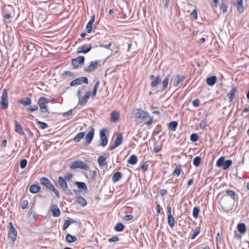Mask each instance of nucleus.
<instances>
[{
    "label": "nucleus",
    "instance_id": "obj_22",
    "mask_svg": "<svg viewBox=\"0 0 249 249\" xmlns=\"http://www.w3.org/2000/svg\"><path fill=\"white\" fill-rule=\"evenodd\" d=\"M108 154H105L104 155L100 156L98 158V162L100 166H105L107 165L106 160L108 157Z\"/></svg>",
    "mask_w": 249,
    "mask_h": 249
},
{
    "label": "nucleus",
    "instance_id": "obj_9",
    "mask_svg": "<svg viewBox=\"0 0 249 249\" xmlns=\"http://www.w3.org/2000/svg\"><path fill=\"white\" fill-rule=\"evenodd\" d=\"M0 106L1 109H6L8 107V93L7 89H5L2 90Z\"/></svg>",
    "mask_w": 249,
    "mask_h": 249
},
{
    "label": "nucleus",
    "instance_id": "obj_40",
    "mask_svg": "<svg viewBox=\"0 0 249 249\" xmlns=\"http://www.w3.org/2000/svg\"><path fill=\"white\" fill-rule=\"evenodd\" d=\"M124 227V225L122 223L119 222L114 227V230L116 231L120 232L123 231Z\"/></svg>",
    "mask_w": 249,
    "mask_h": 249
},
{
    "label": "nucleus",
    "instance_id": "obj_55",
    "mask_svg": "<svg viewBox=\"0 0 249 249\" xmlns=\"http://www.w3.org/2000/svg\"><path fill=\"white\" fill-rule=\"evenodd\" d=\"M148 167V165L146 162H143L141 165V168L143 172H145L147 171Z\"/></svg>",
    "mask_w": 249,
    "mask_h": 249
},
{
    "label": "nucleus",
    "instance_id": "obj_39",
    "mask_svg": "<svg viewBox=\"0 0 249 249\" xmlns=\"http://www.w3.org/2000/svg\"><path fill=\"white\" fill-rule=\"evenodd\" d=\"M137 160L138 159L137 156L133 154L130 156L127 160V162L130 164L134 165L137 163Z\"/></svg>",
    "mask_w": 249,
    "mask_h": 249
},
{
    "label": "nucleus",
    "instance_id": "obj_52",
    "mask_svg": "<svg viewBox=\"0 0 249 249\" xmlns=\"http://www.w3.org/2000/svg\"><path fill=\"white\" fill-rule=\"evenodd\" d=\"M28 205V201L27 200H24L21 202V208L22 209H25L27 208Z\"/></svg>",
    "mask_w": 249,
    "mask_h": 249
},
{
    "label": "nucleus",
    "instance_id": "obj_33",
    "mask_svg": "<svg viewBox=\"0 0 249 249\" xmlns=\"http://www.w3.org/2000/svg\"><path fill=\"white\" fill-rule=\"evenodd\" d=\"M122 173L120 172H115L112 176V181L114 182L118 181L122 178Z\"/></svg>",
    "mask_w": 249,
    "mask_h": 249
},
{
    "label": "nucleus",
    "instance_id": "obj_11",
    "mask_svg": "<svg viewBox=\"0 0 249 249\" xmlns=\"http://www.w3.org/2000/svg\"><path fill=\"white\" fill-rule=\"evenodd\" d=\"M108 132L107 128H103L100 131V139L101 142L100 146L104 147L106 146L108 142L107 138L106 133Z\"/></svg>",
    "mask_w": 249,
    "mask_h": 249
},
{
    "label": "nucleus",
    "instance_id": "obj_51",
    "mask_svg": "<svg viewBox=\"0 0 249 249\" xmlns=\"http://www.w3.org/2000/svg\"><path fill=\"white\" fill-rule=\"evenodd\" d=\"M38 124L39 125L40 128L42 129H44L48 127V125L46 123L39 121L38 122Z\"/></svg>",
    "mask_w": 249,
    "mask_h": 249
},
{
    "label": "nucleus",
    "instance_id": "obj_53",
    "mask_svg": "<svg viewBox=\"0 0 249 249\" xmlns=\"http://www.w3.org/2000/svg\"><path fill=\"white\" fill-rule=\"evenodd\" d=\"M64 117H67L72 114V110H69L68 111L61 113Z\"/></svg>",
    "mask_w": 249,
    "mask_h": 249
},
{
    "label": "nucleus",
    "instance_id": "obj_19",
    "mask_svg": "<svg viewBox=\"0 0 249 249\" xmlns=\"http://www.w3.org/2000/svg\"><path fill=\"white\" fill-rule=\"evenodd\" d=\"M91 94H93V91L92 93L91 91H88L82 98L79 99V104L81 105H85Z\"/></svg>",
    "mask_w": 249,
    "mask_h": 249
},
{
    "label": "nucleus",
    "instance_id": "obj_23",
    "mask_svg": "<svg viewBox=\"0 0 249 249\" xmlns=\"http://www.w3.org/2000/svg\"><path fill=\"white\" fill-rule=\"evenodd\" d=\"M161 82V79L160 75H157L154 79H153L150 83V87L152 89L156 88L158 85Z\"/></svg>",
    "mask_w": 249,
    "mask_h": 249
},
{
    "label": "nucleus",
    "instance_id": "obj_59",
    "mask_svg": "<svg viewBox=\"0 0 249 249\" xmlns=\"http://www.w3.org/2000/svg\"><path fill=\"white\" fill-rule=\"evenodd\" d=\"M73 177V174L71 173H69L67 175L63 177L64 178H66V180L68 181H70Z\"/></svg>",
    "mask_w": 249,
    "mask_h": 249
},
{
    "label": "nucleus",
    "instance_id": "obj_3",
    "mask_svg": "<svg viewBox=\"0 0 249 249\" xmlns=\"http://www.w3.org/2000/svg\"><path fill=\"white\" fill-rule=\"evenodd\" d=\"M30 112H33L35 110H28ZM37 114L41 118H46L48 120H53L56 118L57 114L53 112H49V110H36Z\"/></svg>",
    "mask_w": 249,
    "mask_h": 249
},
{
    "label": "nucleus",
    "instance_id": "obj_13",
    "mask_svg": "<svg viewBox=\"0 0 249 249\" xmlns=\"http://www.w3.org/2000/svg\"><path fill=\"white\" fill-rule=\"evenodd\" d=\"M83 83L85 84L88 83V79L87 77H81L73 80L70 83V86L71 87L77 86Z\"/></svg>",
    "mask_w": 249,
    "mask_h": 249
},
{
    "label": "nucleus",
    "instance_id": "obj_6",
    "mask_svg": "<svg viewBox=\"0 0 249 249\" xmlns=\"http://www.w3.org/2000/svg\"><path fill=\"white\" fill-rule=\"evenodd\" d=\"M8 227L9 228L8 238L11 240L10 244L13 245L17 239V231L14 227L11 222L9 223Z\"/></svg>",
    "mask_w": 249,
    "mask_h": 249
},
{
    "label": "nucleus",
    "instance_id": "obj_12",
    "mask_svg": "<svg viewBox=\"0 0 249 249\" xmlns=\"http://www.w3.org/2000/svg\"><path fill=\"white\" fill-rule=\"evenodd\" d=\"M85 57L83 56H79L76 58L72 59L71 63L74 69H77L79 67H81L84 64Z\"/></svg>",
    "mask_w": 249,
    "mask_h": 249
},
{
    "label": "nucleus",
    "instance_id": "obj_32",
    "mask_svg": "<svg viewBox=\"0 0 249 249\" xmlns=\"http://www.w3.org/2000/svg\"><path fill=\"white\" fill-rule=\"evenodd\" d=\"M237 91V88L233 87L228 94L230 101H232L235 97V92Z\"/></svg>",
    "mask_w": 249,
    "mask_h": 249
},
{
    "label": "nucleus",
    "instance_id": "obj_30",
    "mask_svg": "<svg viewBox=\"0 0 249 249\" xmlns=\"http://www.w3.org/2000/svg\"><path fill=\"white\" fill-rule=\"evenodd\" d=\"M178 123L176 121H172L168 124V129L171 131H176Z\"/></svg>",
    "mask_w": 249,
    "mask_h": 249
},
{
    "label": "nucleus",
    "instance_id": "obj_10",
    "mask_svg": "<svg viewBox=\"0 0 249 249\" xmlns=\"http://www.w3.org/2000/svg\"><path fill=\"white\" fill-rule=\"evenodd\" d=\"M53 99L48 98L45 97H41L38 101V104L40 109H46L49 107L48 104L53 101Z\"/></svg>",
    "mask_w": 249,
    "mask_h": 249
},
{
    "label": "nucleus",
    "instance_id": "obj_48",
    "mask_svg": "<svg viewBox=\"0 0 249 249\" xmlns=\"http://www.w3.org/2000/svg\"><path fill=\"white\" fill-rule=\"evenodd\" d=\"M49 190L53 191L55 194L56 197L58 198H59L60 197V194L58 190L53 186Z\"/></svg>",
    "mask_w": 249,
    "mask_h": 249
},
{
    "label": "nucleus",
    "instance_id": "obj_15",
    "mask_svg": "<svg viewBox=\"0 0 249 249\" xmlns=\"http://www.w3.org/2000/svg\"><path fill=\"white\" fill-rule=\"evenodd\" d=\"M40 183L49 190L53 186L51 181L46 177L41 178Z\"/></svg>",
    "mask_w": 249,
    "mask_h": 249
},
{
    "label": "nucleus",
    "instance_id": "obj_25",
    "mask_svg": "<svg viewBox=\"0 0 249 249\" xmlns=\"http://www.w3.org/2000/svg\"><path fill=\"white\" fill-rule=\"evenodd\" d=\"M120 116V114L119 112L116 111H113L111 113L110 121L112 122H116L118 120Z\"/></svg>",
    "mask_w": 249,
    "mask_h": 249
},
{
    "label": "nucleus",
    "instance_id": "obj_37",
    "mask_svg": "<svg viewBox=\"0 0 249 249\" xmlns=\"http://www.w3.org/2000/svg\"><path fill=\"white\" fill-rule=\"evenodd\" d=\"M167 222L171 228H173L175 225V219L172 215H167Z\"/></svg>",
    "mask_w": 249,
    "mask_h": 249
},
{
    "label": "nucleus",
    "instance_id": "obj_18",
    "mask_svg": "<svg viewBox=\"0 0 249 249\" xmlns=\"http://www.w3.org/2000/svg\"><path fill=\"white\" fill-rule=\"evenodd\" d=\"M15 125V131L16 132L18 133L20 135H23L25 134L24 131L22 129V125L17 120L14 121Z\"/></svg>",
    "mask_w": 249,
    "mask_h": 249
},
{
    "label": "nucleus",
    "instance_id": "obj_64",
    "mask_svg": "<svg viewBox=\"0 0 249 249\" xmlns=\"http://www.w3.org/2000/svg\"><path fill=\"white\" fill-rule=\"evenodd\" d=\"M167 193H168L167 191L165 189H161L160 190V195L162 196H165L167 194Z\"/></svg>",
    "mask_w": 249,
    "mask_h": 249
},
{
    "label": "nucleus",
    "instance_id": "obj_49",
    "mask_svg": "<svg viewBox=\"0 0 249 249\" xmlns=\"http://www.w3.org/2000/svg\"><path fill=\"white\" fill-rule=\"evenodd\" d=\"M27 164V160L26 159H22L20 161V167L21 169L25 168Z\"/></svg>",
    "mask_w": 249,
    "mask_h": 249
},
{
    "label": "nucleus",
    "instance_id": "obj_36",
    "mask_svg": "<svg viewBox=\"0 0 249 249\" xmlns=\"http://www.w3.org/2000/svg\"><path fill=\"white\" fill-rule=\"evenodd\" d=\"M76 202L80 204L82 206H85L87 205V201L86 199L81 196H77L76 197Z\"/></svg>",
    "mask_w": 249,
    "mask_h": 249
},
{
    "label": "nucleus",
    "instance_id": "obj_26",
    "mask_svg": "<svg viewBox=\"0 0 249 249\" xmlns=\"http://www.w3.org/2000/svg\"><path fill=\"white\" fill-rule=\"evenodd\" d=\"M185 79L184 76L178 75L174 79L173 85L174 87H177L180 83Z\"/></svg>",
    "mask_w": 249,
    "mask_h": 249
},
{
    "label": "nucleus",
    "instance_id": "obj_57",
    "mask_svg": "<svg viewBox=\"0 0 249 249\" xmlns=\"http://www.w3.org/2000/svg\"><path fill=\"white\" fill-rule=\"evenodd\" d=\"M70 225V223L68 220H65L64 222V224L63 226V230H65Z\"/></svg>",
    "mask_w": 249,
    "mask_h": 249
},
{
    "label": "nucleus",
    "instance_id": "obj_21",
    "mask_svg": "<svg viewBox=\"0 0 249 249\" xmlns=\"http://www.w3.org/2000/svg\"><path fill=\"white\" fill-rule=\"evenodd\" d=\"M170 77V74H167L164 78V79L163 80V81L161 82V85L162 87L160 89V90L161 91H163L166 89L168 87L169 79Z\"/></svg>",
    "mask_w": 249,
    "mask_h": 249
},
{
    "label": "nucleus",
    "instance_id": "obj_29",
    "mask_svg": "<svg viewBox=\"0 0 249 249\" xmlns=\"http://www.w3.org/2000/svg\"><path fill=\"white\" fill-rule=\"evenodd\" d=\"M40 190V187L38 184H32L30 187L29 191L32 194H36Z\"/></svg>",
    "mask_w": 249,
    "mask_h": 249
},
{
    "label": "nucleus",
    "instance_id": "obj_28",
    "mask_svg": "<svg viewBox=\"0 0 249 249\" xmlns=\"http://www.w3.org/2000/svg\"><path fill=\"white\" fill-rule=\"evenodd\" d=\"M31 99L29 97L22 98L18 101V103L23 105L24 106L30 105L31 104Z\"/></svg>",
    "mask_w": 249,
    "mask_h": 249
},
{
    "label": "nucleus",
    "instance_id": "obj_17",
    "mask_svg": "<svg viewBox=\"0 0 249 249\" xmlns=\"http://www.w3.org/2000/svg\"><path fill=\"white\" fill-rule=\"evenodd\" d=\"M50 210L53 217H58L60 214V210L56 205H52L50 206Z\"/></svg>",
    "mask_w": 249,
    "mask_h": 249
},
{
    "label": "nucleus",
    "instance_id": "obj_14",
    "mask_svg": "<svg viewBox=\"0 0 249 249\" xmlns=\"http://www.w3.org/2000/svg\"><path fill=\"white\" fill-rule=\"evenodd\" d=\"M92 49V45L91 44L84 45L78 47L77 50V53H86L90 51Z\"/></svg>",
    "mask_w": 249,
    "mask_h": 249
},
{
    "label": "nucleus",
    "instance_id": "obj_20",
    "mask_svg": "<svg viewBox=\"0 0 249 249\" xmlns=\"http://www.w3.org/2000/svg\"><path fill=\"white\" fill-rule=\"evenodd\" d=\"M93 137V128L91 126V129L88 134L86 136L85 140L86 145L89 144Z\"/></svg>",
    "mask_w": 249,
    "mask_h": 249
},
{
    "label": "nucleus",
    "instance_id": "obj_46",
    "mask_svg": "<svg viewBox=\"0 0 249 249\" xmlns=\"http://www.w3.org/2000/svg\"><path fill=\"white\" fill-rule=\"evenodd\" d=\"M93 68V61L90 62L89 66L84 68V71L86 72H90Z\"/></svg>",
    "mask_w": 249,
    "mask_h": 249
},
{
    "label": "nucleus",
    "instance_id": "obj_54",
    "mask_svg": "<svg viewBox=\"0 0 249 249\" xmlns=\"http://www.w3.org/2000/svg\"><path fill=\"white\" fill-rule=\"evenodd\" d=\"M206 125H207V124H206V119H204L200 123L199 127L202 129H204L206 126Z\"/></svg>",
    "mask_w": 249,
    "mask_h": 249
},
{
    "label": "nucleus",
    "instance_id": "obj_16",
    "mask_svg": "<svg viewBox=\"0 0 249 249\" xmlns=\"http://www.w3.org/2000/svg\"><path fill=\"white\" fill-rule=\"evenodd\" d=\"M224 195L229 198V197H231V199H232L233 201H237L238 200V196L237 194L231 190H226V194Z\"/></svg>",
    "mask_w": 249,
    "mask_h": 249
},
{
    "label": "nucleus",
    "instance_id": "obj_2",
    "mask_svg": "<svg viewBox=\"0 0 249 249\" xmlns=\"http://www.w3.org/2000/svg\"><path fill=\"white\" fill-rule=\"evenodd\" d=\"M105 38L104 34L96 33L94 35V40H96V42H94V47L99 46L106 49L109 48L111 45V42L107 43V41H105Z\"/></svg>",
    "mask_w": 249,
    "mask_h": 249
},
{
    "label": "nucleus",
    "instance_id": "obj_31",
    "mask_svg": "<svg viewBox=\"0 0 249 249\" xmlns=\"http://www.w3.org/2000/svg\"><path fill=\"white\" fill-rule=\"evenodd\" d=\"M237 3L236 5V9L239 13H242L244 12L243 0H237Z\"/></svg>",
    "mask_w": 249,
    "mask_h": 249
},
{
    "label": "nucleus",
    "instance_id": "obj_50",
    "mask_svg": "<svg viewBox=\"0 0 249 249\" xmlns=\"http://www.w3.org/2000/svg\"><path fill=\"white\" fill-rule=\"evenodd\" d=\"M181 169L178 167H176L173 172V175L178 176L181 173Z\"/></svg>",
    "mask_w": 249,
    "mask_h": 249
},
{
    "label": "nucleus",
    "instance_id": "obj_56",
    "mask_svg": "<svg viewBox=\"0 0 249 249\" xmlns=\"http://www.w3.org/2000/svg\"><path fill=\"white\" fill-rule=\"evenodd\" d=\"M191 16L192 18H194L195 19L197 18V11L196 9H194L192 13H191Z\"/></svg>",
    "mask_w": 249,
    "mask_h": 249
},
{
    "label": "nucleus",
    "instance_id": "obj_27",
    "mask_svg": "<svg viewBox=\"0 0 249 249\" xmlns=\"http://www.w3.org/2000/svg\"><path fill=\"white\" fill-rule=\"evenodd\" d=\"M217 80V77L215 75L208 77L206 79V83L210 86H213Z\"/></svg>",
    "mask_w": 249,
    "mask_h": 249
},
{
    "label": "nucleus",
    "instance_id": "obj_1",
    "mask_svg": "<svg viewBox=\"0 0 249 249\" xmlns=\"http://www.w3.org/2000/svg\"><path fill=\"white\" fill-rule=\"evenodd\" d=\"M137 111L134 113L135 121L138 124H141L143 121H145L147 118H149L148 121L146 122L147 126L150 125L153 122L154 117L153 116H151L148 112L145 110H137Z\"/></svg>",
    "mask_w": 249,
    "mask_h": 249
},
{
    "label": "nucleus",
    "instance_id": "obj_47",
    "mask_svg": "<svg viewBox=\"0 0 249 249\" xmlns=\"http://www.w3.org/2000/svg\"><path fill=\"white\" fill-rule=\"evenodd\" d=\"M198 135L196 133H193L190 136V140L192 142H196L198 140Z\"/></svg>",
    "mask_w": 249,
    "mask_h": 249
},
{
    "label": "nucleus",
    "instance_id": "obj_35",
    "mask_svg": "<svg viewBox=\"0 0 249 249\" xmlns=\"http://www.w3.org/2000/svg\"><path fill=\"white\" fill-rule=\"evenodd\" d=\"M66 240L68 243H73L77 240V238L75 236L68 233L66 236Z\"/></svg>",
    "mask_w": 249,
    "mask_h": 249
},
{
    "label": "nucleus",
    "instance_id": "obj_63",
    "mask_svg": "<svg viewBox=\"0 0 249 249\" xmlns=\"http://www.w3.org/2000/svg\"><path fill=\"white\" fill-rule=\"evenodd\" d=\"M234 237L236 239L240 240L242 238V236L240 233H237L236 231H234Z\"/></svg>",
    "mask_w": 249,
    "mask_h": 249
},
{
    "label": "nucleus",
    "instance_id": "obj_41",
    "mask_svg": "<svg viewBox=\"0 0 249 249\" xmlns=\"http://www.w3.org/2000/svg\"><path fill=\"white\" fill-rule=\"evenodd\" d=\"M68 76L72 78L75 77L74 74L72 72L68 71H65L61 75V77L63 79H67Z\"/></svg>",
    "mask_w": 249,
    "mask_h": 249
},
{
    "label": "nucleus",
    "instance_id": "obj_62",
    "mask_svg": "<svg viewBox=\"0 0 249 249\" xmlns=\"http://www.w3.org/2000/svg\"><path fill=\"white\" fill-rule=\"evenodd\" d=\"M133 218V216L131 214H127V215H125L124 216V219L125 220V221H129V220H130L131 219H132Z\"/></svg>",
    "mask_w": 249,
    "mask_h": 249
},
{
    "label": "nucleus",
    "instance_id": "obj_44",
    "mask_svg": "<svg viewBox=\"0 0 249 249\" xmlns=\"http://www.w3.org/2000/svg\"><path fill=\"white\" fill-rule=\"evenodd\" d=\"M85 136V133L81 132L78 133L76 136L74 138V140L77 142H79L81 139H83Z\"/></svg>",
    "mask_w": 249,
    "mask_h": 249
},
{
    "label": "nucleus",
    "instance_id": "obj_42",
    "mask_svg": "<svg viewBox=\"0 0 249 249\" xmlns=\"http://www.w3.org/2000/svg\"><path fill=\"white\" fill-rule=\"evenodd\" d=\"M123 142V136L121 133L117 134V138L114 141V143L118 146H119Z\"/></svg>",
    "mask_w": 249,
    "mask_h": 249
},
{
    "label": "nucleus",
    "instance_id": "obj_5",
    "mask_svg": "<svg viewBox=\"0 0 249 249\" xmlns=\"http://www.w3.org/2000/svg\"><path fill=\"white\" fill-rule=\"evenodd\" d=\"M235 202V201H233L232 199H230L224 195L222 196L220 200V203L222 208L225 209L231 208Z\"/></svg>",
    "mask_w": 249,
    "mask_h": 249
},
{
    "label": "nucleus",
    "instance_id": "obj_34",
    "mask_svg": "<svg viewBox=\"0 0 249 249\" xmlns=\"http://www.w3.org/2000/svg\"><path fill=\"white\" fill-rule=\"evenodd\" d=\"M93 23V16L91 17L86 27V31L88 33H90L92 30V24Z\"/></svg>",
    "mask_w": 249,
    "mask_h": 249
},
{
    "label": "nucleus",
    "instance_id": "obj_61",
    "mask_svg": "<svg viewBox=\"0 0 249 249\" xmlns=\"http://www.w3.org/2000/svg\"><path fill=\"white\" fill-rule=\"evenodd\" d=\"M200 232V228L197 227L195 229L193 234L197 236L199 234Z\"/></svg>",
    "mask_w": 249,
    "mask_h": 249
},
{
    "label": "nucleus",
    "instance_id": "obj_24",
    "mask_svg": "<svg viewBox=\"0 0 249 249\" xmlns=\"http://www.w3.org/2000/svg\"><path fill=\"white\" fill-rule=\"evenodd\" d=\"M237 229L240 234H244L247 231L246 224L244 223H239L237 225Z\"/></svg>",
    "mask_w": 249,
    "mask_h": 249
},
{
    "label": "nucleus",
    "instance_id": "obj_38",
    "mask_svg": "<svg viewBox=\"0 0 249 249\" xmlns=\"http://www.w3.org/2000/svg\"><path fill=\"white\" fill-rule=\"evenodd\" d=\"M74 183L77 185L78 188L80 190L84 191H87L88 190L86 183L83 182L75 181Z\"/></svg>",
    "mask_w": 249,
    "mask_h": 249
},
{
    "label": "nucleus",
    "instance_id": "obj_43",
    "mask_svg": "<svg viewBox=\"0 0 249 249\" xmlns=\"http://www.w3.org/2000/svg\"><path fill=\"white\" fill-rule=\"evenodd\" d=\"M201 158L199 156L196 157L193 160V163L195 167H198L200 165L201 162Z\"/></svg>",
    "mask_w": 249,
    "mask_h": 249
},
{
    "label": "nucleus",
    "instance_id": "obj_60",
    "mask_svg": "<svg viewBox=\"0 0 249 249\" xmlns=\"http://www.w3.org/2000/svg\"><path fill=\"white\" fill-rule=\"evenodd\" d=\"M200 101L198 99H196L193 101V105L195 107H198L199 105Z\"/></svg>",
    "mask_w": 249,
    "mask_h": 249
},
{
    "label": "nucleus",
    "instance_id": "obj_8",
    "mask_svg": "<svg viewBox=\"0 0 249 249\" xmlns=\"http://www.w3.org/2000/svg\"><path fill=\"white\" fill-rule=\"evenodd\" d=\"M70 167L71 169L79 168L86 171L89 169L88 165L81 160H75L71 162L70 165Z\"/></svg>",
    "mask_w": 249,
    "mask_h": 249
},
{
    "label": "nucleus",
    "instance_id": "obj_7",
    "mask_svg": "<svg viewBox=\"0 0 249 249\" xmlns=\"http://www.w3.org/2000/svg\"><path fill=\"white\" fill-rule=\"evenodd\" d=\"M58 183L63 192L67 195L71 196L72 192L71 189H68V184L66 178L62 177H59L58 178Z\"/></svg>",
    "mask_w": 249,
    "mask_h": 249
},
{
    "label": "nucleus",
    "instance_id": "obj_45",
    "mask_svg": "<svg viewBox=\"0 0 249 249\" xmlns=\"http://www.w3.org/2000/svg\"><path fill=\"white\" fill-rule=\"evenodd\" d=\"M200 209L198 207H194L193 210V216L195 218H197L199 213Z\"/></svg>",
    "mask_w": 249,
    "mask_h": 249
},
{
    "label": "nucleus",
    "instance_id": "obj_58",
    "mask_svg": "<svg viewBox=\"0 0 249 249\" xmlns=\"http://www.w3.org/2000/svg\"><path fill=\"white\" fill-rule=\"evenodd\" d=\"M118 240H119V238L116 236H113L111 238H110L108 239V241L110 243L115 242L118 241Z\"/></svg>",
    "mask_w": 249,
    "mask_h": 249
},
{
    "label": "nucleus",
    "instance_id": "obj_4",
    "mask_svg": "<svg viewBox=\"0 0 249 249\" xmlns=\"http://www.w3.org/2000/svg\"><path fill=\"white\" fill-rule=\"evenodd\" d=\"M232 161L231 160H225V157H221L216 161V165L218 167H222L224 170H227L231 165Z\"/></svg>",
    "mask_w": 249,
    "mask_h": 249
}]
</instances>
